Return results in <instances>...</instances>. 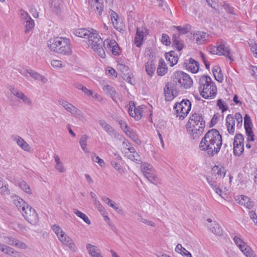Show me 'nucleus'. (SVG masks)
Segmentation results:
<instances>
[{"label":"nucleus","mask_w":257,"mask_h":257,"mask_svg":"<svg viewBox=\"0 0 257 257\" xmlns=\"http://www.w3.org/2000/svg\"><path fill=\"white\" fill-rule=\"evenodd\" d=\"M222 137L216 129L209 130L202 139L199 148L210 156L218 154L222 146Z\"/></svg>","instance_id":"obj_2"},{"label":"nucleus","mask_w":257,"mask_h":257,"mask_svg":"<svg viewBox=\"0 0 257 257\" xmlns=\"http://www.w3.org/2000/svg\"><path fill=\"white\" fill-rule=\"evenodd\" d=\"M127 136H128L136 144L139 145L141 144V140L138 138L137 134L131 128L125 133Z\"/></svg>","instance_id":"obj_33"},{"label":"nucleus","mask_w":257,"mask_h":257,"mask_svg":"<svg viewBox=\"0 0 257 257\" xmlns=\"http://www.w3.org/2000/svg\"><path fill=\"white\" fill-rule=\"evenodd\" d=\"M217 105L219 107V109L222 110V112H224L228 109V106L226 104V102L222 101L221 99H218Z\"/></svg>","instance_id":"obj_45"},{"label":"nucleus","mask_w":257,"mask_h":257,"mask_svg":"<svg viewBox=\"0 0 257 257\" xmlns=\"http://www.w3.org/2000/svg\"><path fill=\"white\" fill-rule=\"evenodd\" d=\"M249 198L246 196H240L236 199L237 202L241 205L244 206L246 202H248Z\"/></svg>","instance_id":"obj_48"},{"label":"nucleus","mask_w":257,"mask_h":257,"mask_svg":"<svg viewBox=\"0 0 257 257\" xmlns=\"http://www.w3.org/2000/svg\"><path fill=\"white\" fill-rule=\"evenodd\" d=\"M91 159L93 162L98 163V164L101 167H104V166H105L104 161L102 159L99 158V156H97L96 154H95V153L92 154V155L91 156Z\"/></svg>","instance_id":"obj_43"},{"label":"nucleus","mask_w":257,"mask_h":257,"mask_svg":"<svg viewBox=\"0 0 257 257\" xmlns=\"http://www.w3.org/2000/svg\"><path fill=\"white\" fill-rule=\"evenodd\" d=\"M134 116L136 119L140 120L142 117L143 110L142 108H136L135 106L134 109Z\"/></svg>","instance_id":"obj_44"},{"label":"nucleus","mask_w":257,"mask_h":257,"mask_svg":"<svg viewBox=\"0 0 257 257\" xmlns=\"http://www.w3.org/2000/svg\"><path fill=\"white\" fill-rule=\"evenodd\" d=\"M244 145L233 146V153L234 155L240 156L243 152Z\"/></svg>","instance_id":"obj_39"},{"label":"nucleus","mask_w":257,"mask_h":257,"mask_svg":"<svg viewBox=\"0 0 257 257\" xmlns=\"http://www.w3.org/2000/svg\"><path fill=\"white\" fill-rule=\"evenodd\" d=\"M11 91L15 96L21 99L25 104L28 105L32 104V100L19 90L13 88L11 89Z\"/></svg>","instance_id":"obj_15"},{"label":"nucleus","mask_w":257,"mask_h":257,"mask_svg":"<svg viewBox=\"0 0 257 257\" xmlns=\"http://www.w3.org/2000/svg\"><path fill=\"white\" fill-rule=\"evenodd\" d=\"M96 207L98 209L99 211L101 214H104L105 212V209L103 207V206L101 205L99 201L98 200H95V201L94 202Z\"/></svg>","instance_id":"obj_54"},{"label":"nucleus","mask_w":257,"mask_h":257,"mask_svg":"<svg viewBox=\"0 0 257 257\" xmlns=\"http://www.w3.org/2000/svg\"><path fill=\"white\" fill-rule=\"evenodd\" d=\"M166 59L170 62V66H173L176 64L178 61V57L175 56V52L171 51L166 55Z\"/></svg>","instance_id":"obj_24"},{"label":"nucleus","mask_w":257,"mask_h":257,"mask_svg":"<svg viewBox=\"0 0 257 257\" xmlns=\"http://www.w3.org/2000/svg\"><path fill=\"white\" fill-rule=\"evenodd\" d=\"M167 70L168 68L165 62L163 60H160L157 70V74L161 76H164L167 73Z\"/></svg>","instance_id":"obj_26"},{"label":"nucleus","mask_w":257,"mask_h":257,"mask_svg":"<svg viewBox=\"0 0 257 257\" xmlns=\"http://www.w3.org/2000/svg\"><path fill=\"white\" fill-rule=\"evenodd\" d=\"M244 125L246 134L248 137L247 141H253L254 140V135L251 128L252 123L250 116L246 114L244 117Z\"/></svg>","instance_id":"obj_11"},{"label":"nucleus","mask_w":257,"mask_h":257,"mask_svg":"<svg viewBox=\"0 0 257 257\" xmlns=\"http://www.w3.org/2000/svg\"><path fill=\"white\" fill-rule=\"evenodd\" d=\"M209 6H210L212 8L215 10V12L214 13L215 15L219 14V11L218 10V5H217L215 2H213L212 1L210 2L209 0H206Z\"/></svg>","instance_id":"obj_46"},{"label":"nucleus","mask_w":257,"mask_h":257,"mask_svg":"<svg viewBox=\"0 0 257 257\" xmlns=\"http://www.w3.org/2000/svg\"><path fill=\"white\" fill-rule=\"evenodd\" d=\"M212 71L215 80L221 83L223 80V76L221 68L218 66H215Z\"/></svg>","instance_id":"obj_22"},{"label":"nucleus","mask_w":257,"mask_h":257,"mask_svg":"<svg viewBox=\"0 0 257 257\" xmlns=\"http://www.w3.org/2000/svg\"><path fill=\"white\" fill-rule=\"evenodd\" d=\"M12 257H26L25 255L22 254L19 251L13 249L10 255Z\"/></svg>","instance_id":"obj_63"},{"label":"nucleus","mask_w":257,"mask_h":257,"mask_svg":"<svg viewBox=\"0 0 257 257\" xmlns=\"http://www.w3.org/2000/svg\"><path fill=\"white\" fill-rule=\"evenodd\" d=\"M244 138L243 136L240 134H237L235 137L233 142V146L235 145H243Z\"/></svg>","instance_id":"obj_41"},{"label":"nucleus","mask_w":257,"mask_h":257,"mask_svg":"<svg viewBox=\"0 0 257 257\" xmlns=\"http://www.w3.org/2000/svg\"><path fill=\"white\" fill-rule=\"evenodd\" d=\"M226 125L228 132L231 135L234 133V117L232 114H228L226 118Z\"/></svg>","instance_id":"obj_16"},{"label":"nucleus","mask_w":257,"mask_h":257,"mask_svg":"<svg viewBox=\"0 0 257 257\" xmlns=\"http://www.w3.org/2000/svg\"><path fill=\"white\" fill-rule=\"evenodd\" d=\"M146 71L148 75L152 76L156 70L155 63L154 61L152 60L148 62L146 64Z\"/></svg>","instance_id":"obj_25"},{"label":"nucleus","mask_w":257,"mask_h":257,"mask_svg":"<svg viewBox=\"0 0 257 257\" xmlns=\"http://www.w3.org/2000/svg\"><path fill=\"white\" fill-rule=\"evenodd\" d=\"M219 55H223L228 58L230 62L234 61V59L231 53L230 49L229 46H226L222 42L218 46Z\"/></svg>","instance_id":"obj_12"},{"label":"nucleus","mask_w":257,"mask_h":257,"mask_svg":"<svg viewBox=\"0 0 257 257\" xmlns=\"http://www.w3.org/2000/svg\"><path fill=\"white\" fill-rule=\"evenodd\" d=\"M117 45L116 42L114 40L106 39L103 41V46L107 51H110L113 45Z\"/></svg>","instance_id":"obj_31"},{"label":"nucleus","mask_w":257,"mask_h":257,"mask_svg":"<svg viewBox=\"0 0 257 257\" xmlns=\"http://www.w3.org/2000/svg\"><path fill=\"white\" fill-rule=\"evenodd\" d=\"M199 89L201 95L204 98H213L217 93V88L211 78L207 75L202 76L199 80Z\"/></svg>","instance_id":"obj_4"},{"label":"nucleus","mask_w":257,"mask_h":257,"mask_svg":"<svg viewBox=\"0 0 257 257\" xmlns=\"http://www.w3.org/2000/svg\"><path fill=\"white\" fill-rule=\"evenodd\" d=\"M118 124L120 125L121 130L124 132V133H126V132L128 131L130 128L127 126L126 123L123 120H118Z\"/></svg>","instance_id":"obj_55"},{"label":"nucleus","mask_w":257,"mask_h":257,"mask_svg":"<svg viewBox=\"0 0 257 257\" xmlns=\"http://www.w3.org/2000/svg\"><path fill=\"white\" fill-rule=\"evenodd\" d=\"M110 52H111L112 54L115 56L119 55L120 54V50L117 43V45H113L112 48L111 49Z\"/></svg>","instance_id":"obj_56"},{"label":"nucleus","mask_w":257,"mask_h":257,"mask_svg":"<svg viewBox=\"0 0 257 257\" xmlns=\"http://www.w3.org/2000/svg\"><path fill=\"white\" fill-rule=\"evenodd\" d=\"M89 4L91 9L94 8V11L98 12L99 15L100 16L102 14L103 10L102 2H100L99 0H90Z\"/></svg>","instance_id":"obj_17"},{"label":"nucleus","mask_w":257,"mask_h":257,"mask_svg":"<svg viewBox=\"0 0 257 257\" xmlns=\"http://www.w3.org/2000/svg\"><path fill=\"white\" fill-rule=\"evenodd\" d=\"M88 45L100 57L104 58L105 52L103 48V41L97 32L91 29V34L88 38Z\"/></svg>","instance_id":"obj_6"},{"label":"nucleus","mask_w":257,"mask_h":257,"mask_svg":"<svg viewBox=\"0 0 257 257\" xmlns=\"http://www.w3.org/2000/svg\"><path fill=\"white\" fill-rule=\"evenodd\" d=\"M140 156L138 153L130 154L128 155V158L132 161H135L136 163H139L140 161Z\"/></svg>","instance_id":"obj_57"},{"label":"nucleus","mask_w":257,"mask_h":257,"mask_svg":"<svg viewBox=\"0 0 257 257\" xmlns=\"http://www.w3.org/2000/svg\"><path fill=\"white\" fill-rule=\"evenodd\" d=\"M109 206L114 209L118 213L120 214H123V210L121 208H119L117 204L113 201Z\"/></svg>","instance_id":"obj_59"},{"label":"nucleus","mask_w":257,"mask_h":257,"mask_svg":"<svg viewBox=\"0 0 257 257\" xmlns=\"http://www.w3.org/2000/svg\"><path fill=\"white\" fill-rule=\"evenodd\" d=\"M73 33L77 37L88 39L91 34V30L90 31L86 29H78L74 30Z\"/></svg>","instance_id":"obj_21"},{"label":"nucleus","mask_w":257,"mask_h":257,"mask_svg":"<svg viewBox=\"0 0 257 257\" xmlns=\"http://www.w3.org/2000/svg\"><path fill=\"white\" fill-rule=\"evenodd\" d=\"M188 70H190L192 73H197L199 70V63L192 58H190L189 63H185Z\"/></svg>","instance_id":"obj_18"},{"label":"nucleus","mask_w":257,"mask_h":257,"mask_svg":"<svg viewBox=\"0 0 257 257\" xmlns=\"http://www.w3.org/2000/svg\"><path fill=\"white\" fill-rule=\"evenodd\" d=\"M21 15L22 19L24 21V22L32 19L28 13L24 11H21Z\"/></svg>","instance_id":"obj_64"},{"label":"nucleus","mask_w":257,"mask_h":257,"mask_svg":"<svg viewBox=\"0 0 257 257\" xmlns=\"http://www.w3.org/2000/svg\"><path fill=\"white\" fill-rule=\"evenodd\" d=\"M24 218L31 224L36 225L39 222V218L35 210L29 205L26 207V209L22 212Z\"/></svg>","instance_id":"obj_9"},{"label":"nucleus","mask_w":257,"mask_h":257,"mask_svg":"<svg viewBox=\"0 0 257 257\" xmlns=\"http://www.w3.org/2000/svg\"><path fill=\"white\" fill-rule=\"evenodd\" d=\"M146 29L143 27L137 28L136 34L135 37V44L137 47H139L142 44V41L144 38V33Z\"/></svg>","instance_id":"obj_14"},{"label":"nucleus","mask_w":257,"mask_h":257,"mask_svg":"<svg viewBox=\"0 0 257 257\" xmlns=\"http://www.w3.org/2000/svg\"><path fill=\"white\" fill-rule=\"evenodd\" d=\"M3 238L6 243L10 245L14 246L22 249H26L27 248V245L26 243L15 238L13 236H3Z\"/></svg>","instance_id":"obj_10"},{"label":"nucleus","mask_w":257,"mask_h":257,"mask_svg":"<svg viewBox=\"0 0 257 257\" xmlns=\"http://www.w3.org/2000/svg\"><path fill=\"white\" fill-rule=\"evenodd\" d=\"M51 65L54 68H60L62 67V63L60 60H53L51 61Z\"/></svg>","instance_id":"obj_61"},{"label":"nucleus","mask_w":257,"mask_h":257,"mask_svg":"<svg viewBox=\"0 0 257 257\" xmlns=\"http://www.w3.org/2000/svg\"><path fill=\"white\" fill-rule=\"evenodd\" d=\"M141 168L142 172L145 177L150 174H153L155 173V170L153 166L147 163H142Z\"/></svg>","instance_id":"obj_20"},{"label":"nucleus","mask_w":257,"mask_h":257,"mask_svg":"<svg viewBox=\"0 0 257 257\" xmlns=\"http://www.w3.org/2000/svg\"><path fill=\"white\" fill-rule=\"evenodd\" d=\"M186 126L191 138L196 139L203 134L205 127V121L202 114L195 113L190 117Z\"/></svg>","instance_id":"obj_3"},{"label":"nucleus","mask_w":257,"mask_h":257,"mask_svg":"<svg viewBox=\"0 0 257 257\" xmlns=\"http://www.w3.org/2000/svg\"><path fill=\"white\" fill-rule=\"evenodd\" d=\"M210 229L213 233L217 235H220L222 234V229L218 224L213 223L210 227Z\"/></svg>","instance_id":"obj_38"},{"label":"nucleus","mask_w":257,"mask_h":257,"mask_svg":"<svg viewBox=\"0 0 257 257\" xmlns=\"http://www.w3.org/2000/svg\"><path fill=\"white\" fill-rule=\"evenodd\" d=\"M96 247L91 244H87L86 248L88 250L89 253L92 257H102L99 253L96 251Z\"/></svg>","instance_id":"obj_30"},{"label":"nucleus","mask_w":257,"mask_h":257,"mask_svg":"<svg viewBox=\"0 0 257 257\" xmlns=\"http://www.w3.org/2000/svg\"><path fill=\"white\" fill-rule=\"evenodd\" d=\"M13 248L4 244L0 243V251L3 253L10 255Z\"/></svg>","instance_id":"obj_40"},{"label":"nucleus","mask_w":257,"mask_h":257,"mask_svg":"<svg viewBox=\"0 0 257 257\" xmlns=\"http://www.w3.org/2000/svg\"><path fill=\"white\" fill-rule=\"evenodd\" d=\"M212 171L213 174L219 176L220 177H223L225 175V170L224 167H219L217 165H215L212 168Z\"/></svg>","instance_id":"obj_29"},{"label":"nucleus","mask_w":257,"mask_h":257,"mask_svg":"<svg viewBox=\"0 0 257 257\" xmlns=\"http://www.w3.org/2000/svg\"><path fill=\"white\" fill-rule=\"evenodd\" d=\"M52 229L62 243L68 246L72 251H76V247L73 240L63 231L59 226L55 224L52 226Z\"/></svg>","instance_id":"obj_7"},{"label":"nucleus","mask_w":257,"mask_h":257,"mask_svg":"<svg viewBox=\"0 0 257 257\" xmlns=\"http://www.w3.org/2000/svg\"><path fill=\"white\" fill-rule=\"evenodd\" d=\"M223 7L226 12L230 14H234V9L233 7H231L229 4L224 3Z\"/></svg>","instance_id":"obj_58"},{"label":"nucleus","mask_w":257,"mask_h":257,"mask_svg":"<svg viewBox=\"0 0 257 257\" xmlns=\"http://www.w3.org/2000/svg\"><path fill=\"white\" fill-rule=\"evenodd\" d=\"M13 202L16 206L21 212L23 210H25L26 207L28 205L23 199L16 196L14 197Z\"/></svg>","instance_id":"obj_19"},{"label":"nucleus","mask_w":257,"mask_h":257,"mask_svg":"<svg viewBox=\"0 0 257 257\" xmlns=\"http://www.w3.org/2000/svg\"><path fill=\"white\" fill-rule=\"evenodd\" d=\"M234 120H236L237 122V126L240 127L242 125V117L241 114L239 112H236L234 115Z\"/></svg>","instance_id":"obj_49"},{"label":"nucleus","mask_w":257,"mask_h":257,"mask_svg":"<svg viewBox=\"0 0 257 257\" xmlns=\"http://www.w3.org/2000/svg\"><path fill=\"white\" fill-rule=\"evenodd\" d=\"M206 34L205 33L197 31L196 33L194 34V39L196 40L197 44H202L206 41Z\"/></svg>","instance_id":"obj_23"},{"label":"nucleus","mask_w":257,"mask_h":257,"mask_svg":"<svg viewBox=\"0 0 257 257\" xmlns=\"http://www.w3.org/2000/svg\"><path fill=\"white\" fill-rule=\"evenodd\" d=\"M151 183L156 185L159 181L158 178L156 176L155 173L153 174H150L145 177Z\"/></svg>","instance_id":"obj_47"},{"label":"nucleus","mask_w":257,"mask_h":257,"mask_svg":"<svg viewBox=\"0 0 257 257\" xmlns=\"http://www.w3.org/2000/svg\"><path fill=\"white\" fill-rule=\"evenodd\" d=\"M191 108V103L188 99H183L180 102H177L174 106L177 116L183 119L188 114Z\"/></svg>","instance_id":"obj_8"},{"label":"nucleus","mask_w":257,"mask_h":257,"mask_svg":"<svg viewBox=\"0 0 257 257\" xmlns=\"http://www.w3.org/2000/svg\"><path fill=\"white\" fill-rule=\"evenodd\" d=\"M19 186L20 187L21 189L24 190L27 193L31 194L32 191L29 186L24 181H21L19 183Z\"/></svg>","instance_id":"obj_42"},{"label":"nucleus","mask_w":257,"mask_h":257,"mask_svg":"<svg viewBox=\"0 0 257 257\" xmlns=\"http://www.w3.org/2000/svg\"><path fill=\"white\" fill-rule=\"evenodd\" d=\"M20 72L26 77L28 76L27 74H29L35 80L40 81L44 83L47 81V79L44 76L41 75L38 73L31 69H28L24 71L21 70L20 71Z\"/></svg>","instance_id":"obj_13"},{"label":"nucleus","mask_w":257,"mask_h":257,"mask_svg":"<svg viewBox=\"0 0 257 257\" xmlns=\"http://www.w3.org/2000/svg\"><path fill=\"white\" fill-rule=\"evenodd\" d=\"M233 240L235 243L239 247V249H242V247H243V245L245 244L242 240L236 236L233 237Z\"/></svg>","instance_id":"obj_50"},{"label":"nucleus","mask_w":257,"mask_h":257,"mask_svg":"<svg viewBox=\"0 0 257 257\" xmlns=\"http://www.w3.org/2000/svg\"><path fill=\"white\" fill-rule=\"evenodd\" d=\"M175 28L177 29L178 32L183 34L187 33L189 30L188 26H185L184 27H182L181 26H176Z\"/></svg>","instance_id":"obj_60"},{"label":"nucleus","mask_w":257,"mask_h":257,"mask_svg":"<svg viewBox=\"0 0 257 257\" xmlns=\"http://www.w3.org/2000/svg\"><path fill=\"white\" fill-rule=\"evenodd\" d=\"M110 164L118 173L122 174V168L119 164L114 161H111L110 162Z\"/></svg>","instance_id":"obj_51"},{"label":"nucleus","mask_w":257,"mask_h":257,"mask_svg":"<svg viewBox=\"0 0 257 257\" xmlns=\"http://www.w3.org/2000/svg\"><path fill=\"white\" fill-rule=\"evenodd\" d=\"M102 89L107 94L109 95L114 100V97L115 96L116 93L115 89L112 86L108 85H104Z\"/></svg>","instance_id":"obj_32"},{"label":"nucleus","mask_w":257,"mask_h":257,"mask_svg":"<svg viewBox=\"0 0 257 257\" xmlns=\"http://www.w3.org/2000/svg\"><path fill=\"white\" fill-rule=\"evenodd\" d=\"M16 140L18 145L25 151H29L30 147L28 144L25 140L19 136L16 138Z\"/></svg>","instance_id":"obj_28"},{"label":"nucleus","mask_w":257,"mask_h":257,"mask_svg":"<svg viewBox=\"0 0 257 257\" xmlns=\"http://www.w3.org/2000/svg\"><path fill=\"white\" fill-rule=\"evenodd\" d=\"M74 110L72 111L71 114L76 117H83V113L80 110L76 108L75 106L73 108Z\"/></svg>","instance_id":"obj_53"},{"label":"nucleus","mask_w":257,"mask_h":257,"mask_svg":"<svg viewBox=\"0 0 257 257\" xmlns=\"http://www.w3.org/2000/svg\"><path fill=\"white\" fill-rule=\"evenodd\" d=\"M250 218L252 220L255 225H257V215L255 211L251 210L249 212Z\"/></svg>","instance_id":"obj_62"},{"label":"nucleus","mask_w":257,"mask_h":257,"mask_svg":"<svg viewBox=\"0 0 257 257\" xmlns=\"http://www.w3.org/2000/svg\"><path fill=\"white\" fill-rule=\"evenodd\" d=\"M73 211L78 217L83 219V221L87 224L89 225L91 224V221L89 219L88 217L84 213L76 209H73Z\"/></svg>","instance_id":"obj_34"},{"label":"nucleus","mask_w":257,"mask_h":257,"mask_svg":"<svg viewBox=\"0 0 257 257\" xmlns=\"http://www.w3.org/2000/svg\"><path fill=\"white\" fill-rule=\"evenodd\" d=\"M87 139V136L86 135H84L81 137L79 141V144L81 148L85 153L89 152L88 149L86 148Z\"/></svg>","instance_id":"obj_35"},{"label":"nucleus","mask_w":257,"mask_h":257,"mask_svg":"<svg viewBox=\"0 0 257 257\" xmlns=\"http://www.w3.org/2000/svg\"><path fill=\"white\" fill-rule=\"evenodd\" d=\"M107 134L110 136L114 138H118L119 134L115 131V130L109 124L103 128Z\"/></svg>","instance_id":"obj_37"},{"label":"nucleus","mask_w":257,"mask_h":257,"mask_svg":"<svg viewBox=\"0 0 257 257\" xmlns=\"http://www.w3.org/2000/svg\"><path fill=\"white\" fill-rule=\"evenodd\" d=\"M48 47L52 51L63 54L69 55L71 53L69 40L62 37H56L49 40Z\"/></svg>","instance_id":"obj_5"},{"label":"nucleus","mask_w":257,"mask_h":257,"mask_svg":"<svg viewBox=\"0 0 257 257\" xmlns=\"http://www.w3.org/2000/svg\"><path fill=\"white\" fill-rule=\"evenodd\" d=\"M179 33L174 34L172 37L173 44L175 47L179 51L181 50L183 48V45L179 39Z\"/></svg>","instance_id":"obj_27"},{"label":"nucleus","mask_w":257,"mask_h":257,"mask_svg":"<svg viewBox=\"0 0 257 257\" xmlns=\"http://www.w3.org/2000/svg\"><path fill=\"white\" fill-rule=\"evenodd\" d=\"M161 42L163 44H165L166 46H169L171 44L170 39L169 37L165 34H162L161 38Z\"/></svg>","instance_id":"obj_52"},{"label":"nucleus","mask_w":257,"mask_h":257,"mask_svg":"<svg viewBox=\"0 0 257 257\" xmlns=\"http://www.w3.org/2000/svg\"><path fill=\"white\" fill-rule=\"evenodd\" d=\"M172 81L166 83L164 89V95L166 101H171L178 94V86L188 89L193 84V81L190 76L182 71H177L171 76Z\"/></svg>","instance_id":"obj_1"},{"label":"nucleus","mask_w":257,"mask_h":257,"mask_svg":"<svg viewBox=\"0 0 257 257\" xmlns=\"http://www.w3.org/2000/svg\"><path fill=\"white\" fill-rule=\"evenodd\" d=\"M24 24L25 27V32L26 34L31 31L35 26L34 21L32 19L25 21Z\"/></svg>","instance_id":"obj_36"}]
</instances>
